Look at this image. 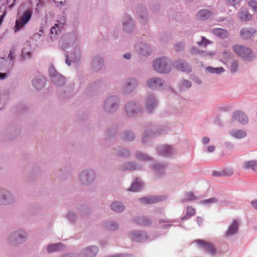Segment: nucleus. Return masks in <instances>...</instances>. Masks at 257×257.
Masks as SVG:
<instances>
[{"mask_svg":"<svg viewBox=\"0 0 257 257\" xmlns=\"http://www.w3.org/2000/svg\"><path fill=\"white\" fill-rule=\"evenodd\" d=\"M234 52L245 60L250 61L253 57L252 51L245 46L236 44L233 47Z\"/></svg>","mask_w":257,"mask_h":257,"instance_id":"nucleus-1","label":"nucleus"},{"mask_svg":"<svg viewBox=\"0 0 257 257\" xmlns=\"http://www.w3.org/2000/svg\"><path fill=\"white\" fill-rule=\"evenodd\" d=\"M32 11L30 9L26 10L22 16L16 21V31L17 30H20L25 26V25L29 22L32 15Z\"/></svg>","mask_w":257,"mask_h":257,"instance_id":"nucleus-2","label":"nucleus"},{"mask_svg":"<svg viewBox=\"0 0 257 257\" xmlns=\"http://www.w3.org/2000/svg\"><path fill=\"white\" fill-rule=\"evenodd\" d=\"M195 242L207 253L210 254L211 255L216 254V249L211 242L201 239H197Z\"/></svg>","mask_w":257,"mask_h":257,"instance_id":"nucleus-3","label":"nucleus"},{"mask_svg":"<svg viewBox=\"0 0 257 257\" xmlns=\"http://www.w3.org/2000/svg\"><path fill=\"white\" fill-rule=\"evenodd\" d=\"M26 234L22 231L20 230L12 233L9 237L10 241L14 245H17L22 243L25 241Z\"/></svg>","mask_w":257,"mask_h":257,"instance_id":"nucleus-4","label":"nucleus"},{"mask_svg":"<svg viewBox=\"0 0 257 257\" xmlns=\"http://www.w3.org/2000/svg\"><path fill=\"white\" fill-rule=\"evenodd\" d=\"M49 71L51 80L55 84L60 86L65 83L64 77L57 73L53 67H51Z\"/></svg>","mask_w":257,"mask_h":257,"instance_id":"nucleus-5","label":"nucleus"},{"mask_svg":"<svg viewBox=\"0 0 257 257\" xmlns=\"http://www.w3.org/2000/svg\"><path fill=\"white\" fill-rule=\"evenodd\" d=\"M233 120L238 121L242 124H245L248 121L246 114L242 111H235L233 114Z\"/></svg>","mask_w":257,"mask_h":257,"instance_id":"nucleus-6","label":"nucleus"},{"mask_svg":"<svg viewBox=\"0 0 257 257\" xmlns=\"http://www.w3.org/2000/svg\"><path fill=\"white\" fill-rule=\"evenodd\" d=\"M212 15V11L208 9H202L196 13L195 17L198 21H204L208 20Z\"/></svg>","mask_w":257,"mask_h":257,"instance_id":"nucleus-7","label":"nucleus"},{"mask_svg":"<svg viewBox=\"0 0 257 257\" xmlns=\"http://www.w3.org/2000/svg\"><path fill=\"white\" fill-rule=\"evenodd\" d=\"M174 66L181 71L190 72L191 71V67L184 60H178L174 63Z\"/></svg>","mask_w":257,"mask_h":257,"instance_id":"nucleus-8","label":"nucleus"},{"mask_svg":"<svg viewBox=\"0 0 257 257\" xmlns=\"http://www.w3.org/2000/svg\"><path fill=\"white\" fill-rule=\"evenodd\" d=\"M256 30L253 27L243 28L239 32L240 37L243 39H248L251 38L255 33Z\"/></svg>","mask_w":257,"mask_h":257,"instance_id":"nucleus-9","label":"nucleus"},{"mask_svg":"<svg viewBox=\"0 0 257 257\" xmlns=\"http://www.w3.org/2000/svg\"><path fill=\"white\" fill-rule=\"evenodd\" d=\"M94 173L91 170L83 171L80 176L82 182L84 184H88L91 182L94 179Z\"/></svg>","mask_w":257,"mask_h":257,"instance_id":"nucleus-10","label":"nucleus"},{"mask_svg":"<svg viewBox=\"0 0 257 257\" xmlns=\"http://www.w3.org/2000/svg\"><path fill=\"white\" fill-rule=\"evenodd\" d=\"M140 109L138 105L135 102H129L125 106V111L127 115L129 116H133L137 114Z\"/></svg>","mask_w":257,"mask_h":257,"instance_id":"nucleus-11","label":"nucleus"},{"mask_svg":"<svg viewBox=\"0 0 257 257\" xmlns=\"http://www.w3.org/2000/svg\"><path fill=\"white\" fill-rule=\"evenodd\" d=\"M98 251L97 246L93 245L86 248L82 252L83 257H94Z\"/></svg>","mask_w":257,"mask_h":257,"instance_id":"nucleus-12","label":"nucleus"},{"mask_svg":"<svg viewBox=\"0 0 257 257\" xmlns=\"http://www.w3.org/2000/svg\"><path fill=\"white\" fill-rule=\"evenodd\" d=\"M12 200L11 195L7 192L0 190V204L8 205Z\"/></svg>","mask_w":257,"mask_h":257,"instance_id":"nucleus-13","label":"nucleus"},{"mask_svg":"<svg viewBox=\"0 0 257 257\" xmlns=\"http://www.w3.org/2000/svg\"><path fill=\"white\" fill-rule=\"evenodd\" d=\"M238 225L239 224L237 221L234 220L232 223L228 227L226 230L225 235L229 236L235 234L238 231Z\"/></svg>","mask_w":257,"mask_h":257,"instance_id":"nucleus-14","label":"nucleus"},{"mask_svg":"<svg viewBox=\"0 0 257 257\" xmlns=\"http://www.w3.org/2000/svg\"><path fill=\"white\" fill-rule=\"evenodd\" d=\"M170 63L168 58L162 57V73H167L171 70Z\"/></svg>","mask_w":257,"mask_h":257,"instance_id":"nucleus-15","label":"nucleus"},{"mask_svg":"<svg viewBox=\"0 0 257 257\" xmlns=\"http://www.w3.org/2000/svg\"><path fill=\"white\" fill-rule=\"evenodd\" d=\"M137 85L138 82L136 79H130L125 84L124 89L126 92H132L137 87Z\"/></svg>","mask_w":257,"mask_h":257,"instance_id":"nucleus-16","label":"nucleus"},{"mask_svg":"<svg viewBox=\"0 0 257 257\" xmlns=\"http://www.w3.org/2000/svg\"><path fill=\"white\" fill-rule=\"evenodd\" d=\"M175 153V150L171 146L164 145L162 146V156L170 157Z\"/></svg>","mask_w":257,"mask_h":257,"instance_id":"nucleus-17","label":"nucleus"},{"mask_svg":"<svg viewBox=\"0 0 257 257\" xmlns=\"http://www.w3.org/2000/svg\"><path fill=\"white\" fill-rule=\"evenodd\" d=\"M45 79L42 76H39L33 80V84L37 89H40L45 86Z\"/></svg>","mask_w":257,"mask_h":257,"instance_id":"nucleus-18","label":"nucleus"},{"mask_svg":"<svg viewBox=\"0 0 257 257\" xmlns=\"http://www.w3.org/2000/svg\"><path fill=\"white\" fill-rule=\"evenodd\" d=\"M140 201L144 204H153L159 201L160 199L157 196H150L139 199Z\"/></svg>","mask_w":257,"mask_h":257,"instance_id":"nucleus-19","label":"nucleus"},{"mask_svg":"<svg viewBox=\"0 0 257 257\" xmlns=\"http://www.w3.org/2000/svg\"><path fill=\"white\" fill-rule=\"evenodd\" d=\"M239 19L243 21H247L251 19L252 15L246 10H240L237 13Z\"/></svg>","mask_w":257,"mask_h":257,"instance_id":"nucleus-20","label":"nucleus"},{"mask_svg":"<svg viewBox=\"0 0 257 257\" xmlns=\"http://www.w3.org/2000/svg\"><path fill=\"white\" fill-rule=\"evenodd\" d=\"M155 105H156V100L155 98L153 96H150L148 97L146 101V107L148 112H152L153 109Z\"/></svg>","mask_w":257,"mask_h":257,"instance_id":"nucleus-21","label":"nucleus"},{"mask_svg":"<svg viewBox=\"0 0 257 257\" xmlns=\"http://www.w3.org/2000/svg\"><path fill=\"white\" fill-rule=\"evenodd\" d=\"M229 134L233 137L241 139L245 137L246 135V133L241 130L233 129L229 132Z\"/></svg>","mask_w":257,"mask_h":257,"instance_id":"nucleus-22","label":"nucleus"},{"mask_svg":"<svg viewBox=\"0 0 257 257\" xmlns=\"http://www.w3.org/2000/svg\"><path fill=\"white\" fill-rule=\"evenodd\" d=\"M212 33L216 36L222 39L226 38L228 36L227 31L222 28L213 29Z\"/></svg>","mask_w":257,"mask_h":257,"instance_id":"nucleus-23","label":"nucleus"},{"mask_svg":"<svg viewBox=\"0 0 257 257\" xmlns=\"http://www.w3.org/2000/svg\"><path fill=\"white\" fill-rule=\"evenodd\" d=\"M125 18L128 20V22H123V28L124 31L129 32L131 31L134 27L133 20L130 16L127 15H126Z\"/></svg>","mask_w":257,"mask_h":257,"instance_id":"nucleus-24","label":"nucleus"},{"mask_svg":"<svg viewBox=\"0 0 257 257\" xmlns=\"http://www.w3.org/2000/svg\"><path fill=\"white\" fill-rule=\"evenodd\" d=\"M118 102L117 98L114 96H111L108 98L105 102L106 108H112L117 104Z\"/></svg>","mask_w":257,"mask_h":257,"instance_id":"nucleus-25","label":"nucleus"},{"mask_svg":"<svg viewBox=\"0 0 257 257\" xmlns=\"http://www.w3.org/2000/svg\"><path fill=\"white\" fill-rule=\"evenodd\" d=\"M243 167L245 169H251L254 172H257V161H250L245 162Z\"/></svg>","mask_w":257,"mask_h":257,"instance_id":"nucleus-26","label":"nucleus"},{"mask_svg":"<svg viewBox=\"0 0 257 257\" xmlns=\"http://www.w3.org/2000/svg\"><path fill=\"white\" fill-rule=\"evenodd\" d=\"M148 86L152 89H157L161 85V80L159 79L154 78L147 82Z\"/></svg>","mask_w":257,"mask_h":257,"instance_id":"nucleus-27","label":"nucleus"},{"mask_svg":"<svg viewBox=\"0 0 257 257\" xmlns=\"http://www.w3.org/2000/svg\"><path fill=\"white\" fill-rule=\"evenodd\" d=\"M146 237L145 233L140 231H135L132 233V239L137 242H142Z\"/></svg>","mask_w":257,"mask_h":257,"instance_id":"nucleus-28","label":"nucleus"},{"mask_svg":"<svg viewBox=\"0 0 257 257\" xmlns=\"http://www.w3.org/2000/svg\"><path fill=\"white\" fill-rule=\"evenodd\" d=\"M64 248V245L62 243L56 244H51L47 246V251L48 252H52L53 251L59 250Z\"/></svg>","mask_w":257,"mask_h":257,"instance_id":"nucleus-29","label":"nucleus"},{"mask_svg":"<svg viewBox=\"0 0 257 257\" xmlns=\"http://www.w3.org/2000/svg\"><path fill=\"white\" fill-rule=\"evenodd\" d=\"M143 185V183L137 179L136 181L132 184V187L128 189V191H131L133 192L139 191L142 190Z\"/></svg>","mask_w":257,"mask_h":257,"instance_id":"nucleus-30","label":"nucleus"},{"mask_svg":"<svg viewBox=\"0 0 257 257\" xmlns=\"http://www.w3.org/2000/svg\"><path fill=\"white\" fill-rule=\"evenodd\" d=\"M134 221L139 224L143 225H150L152 224L151 220L145 217H140L135 218Z\"/></svg>","mask_w":257,"mask_h":257,"instance_id":"nucleus-31","label":"nucleus"},{"mask_svg":"<svg viewBox=\"0 0 257 257\" xmlns=\"http://www.w3.org/2000/svg\"><path fill=\"white\" fill-rule=\"evenodd\" d=\"M103 63V60L100 57H96L93 60L92 66L95 70H98L101 68Z\"/></svg>","mask_w":257,"mask_h":257,"instance_id":"nucleus-32","label":"nucleus"},{"mask_svg":"<svg viewBox=\"0 0 257 257\" xmlns=\"http://www.w3.org/2000/svg\"><path fill=\"white\" fill-rule=\"evenodd\" d=\"M196 210L195 209L191 206H188L186 207V213L185 215L181 218V220L183 219H188L191 217L194 216L195 214Z\"/></svg>","mask_w":257,"mask_h":257,"instance_id":"nucleus-33","label":"nucleus"},{"mask_svg":"<svg viewBox=\"0 0 257 257\" xmlns=\"http://www.w3.org/2000/svg\"><path fill=\"white\" fill-rule=\"evenodd\" d=\"M111 208L116 212H121L124 210V206L121 203L116 202L111 204Z\"/></svg>","mask_w":257,"mask_h":257,"instance_id":"nucleus-34","label":"nucleus"},{"mask_svg":"<svg viewBox=\"0 0 257 257\" xmlns=\"http://www.w3.org/2000/svg\"><path fill=\"white\" fill-rule=\"evenodd\" d=\"M228 65L231 72H235L238 68V63L236 61L232 60L228 62Z\"/></svg>","mask_w":257,"mask_h":257,"instance_id":"nucleus-35","label":"nucleus"},{"mask_svg":"<svg viewBox=\"0 0 257 257\" xmlns=\"http://www.w3.org/2000/svg\"><path fill=\"white\" fill-rule=\"evenodd\" d=\"M198 199L199 198L196 197L193 192H189L185 194V198L182 200V201H193Z\"/></svg>","mask_w":257,"mask_h":257,"instance_id":"nucleus-36","label":"nucleus"},{"mask_svg":"<svg viewBox=\"0 0 257 257\" xmlns=\"http://www.w3.org/2000/svg\"><path fill=\"white\" fill-rule=\"evenodd\" d=\"M207 69L208 71L211 73L219 74L224 71V69L223 67L213 68L208 67Z\"/></svg>","mask_w":257,"mask_h":257,"instance_id":"nucleus-37","label":"nucleus"},{"mask_svg":"<svg viewBox=\"0 0 257 257\" xmlns=\"http://www.w3.org/2000/svg\"><path fill=\"white\" fill-rule=\"evenodd\" d=\"M153 67L155 71L160 72L161 71V59L157 58L153 63Z\"/></svg>","mask_w":257,"mask_h":257,"instance_id":"nucleus-38","label":"nucleus"},{"mask_svg":"<svg viewBox=\"0 0 257 257\" xmlns=\"http://www.w3.org/2000/svg\"><path fill=\"white\" fill-rule=\"evenodd\" d=\"M105 227L110 230H115L118 228V225L115 222H108L105 224Z\"/></svg>","mask_w":257,"mask_h":257,"instance_id":"nucleus-39","label":"nucleus"},{"mask_svg":"<svg viewBox=\"0 0 257 257\" xmlns=\"http://www.w3.org/2000/svg\"><path fill=\"white\" fill-rule=\"evenodd\" d=\"M232 55V53L227 50H225L222 52V57L223 59L227 62L229 61V60H231Z\"/></svg>","mask_w":257,"mask_h":257,"instance_id":"nucleus-40","label":"nucleus"},{"mask_svg":"<svg viewBox=\"0 0 257 257\" xmlns=\"http://www.w3.org/2000/svg\"><path fill=\"white\" fill-rule=\"evenodd\" d=\"M135 139V136L132 132H126L124 133L123 136V140L124 141H132Z\"/></svg>","mask_w":257,"mask_h":257,"instance_id":"nucleus-41","label":"nucleus"},{"mask_svg":"<svg viewBox=\"0 0 257 257\" xmlns=\"http://www.w3.org/2000/svg\"><path fill=\"white\" fill-rule=\"evenodd\" d=\"M217 201L218 200L216 198L213 197L209 198L208 199L202 200L200 201V203L201 204H209L211 203H216L217 202Z\"/></svg>","mask_w":257,"mask_h":257,"instance_id":"nucleus-42","label":"nucleus"},{"mask_svg":"<svg viewBox=\"0 0 257 257\" xmlns=\"http://www.w3.org/2000/svg\"><path fill=\"white\" fill-rule=\"evenodd\" d=\"M136 157L140 160L143 161H147L150 159V157L146 154H143L142 153H137L136 154Z\"/></svg>","mask_w":257,"mask_h":257,"instance_id":"nucleus-43","label":"nucleus"},{"mask_svg":"<svg viewBox=\"0 0 257 257\" xmlns=\"http://www.w3.org/2000/svg\"><path fill=\"white\" fill-rule=\"evenodd\" d=\"M223 176H229L234 173L233 169L231 168H226L222 170Z\"/></svg>","mask_w":257,"mask_h":257,"instance_id":"nucleus-44","label":"nucleus"},{"mask_svg":"<svg viewBox=\"0 0 257 257\" xmlns=\"http://www.w3.org/2000/svg\"><path fill=\"white\" fill-rule=\"evenodd\" d=\"M139 16L140 17L141 19L142 20H140L141 23H144L145 22H146L147 21V11L145 9H144L142 10V15L140 14L139 15Z\"/></svg>","mask_w":257,"mask_h":257,"instance_id":"nucleus-45","label":"nucleus"},{"mask_svg":"<svg viewBox=\"0 0 257 257\" xmlns=\"http://www.w3.org/2000/svg\"><path fill=\"white\" fill-rule=\"evenodd\" d=\"M248 6L257 13V2L255 1L250 0L248 2Z\"/></svg>","mask_w":257,"mask_h":257,"instance_id":"nucleus-46","label":"nucleus"},{"mask_svg":"<svg viewBox=\"0 0 257 257\" xmlns=\"http://www.w3.org/2000/svg\"><path fill=\"white\" fill-rule=\"evenodd\" d=\"M209 43H210V41L206 39L204 37H202V41L201 42H198V45L200 47L202 46L206 47Z\"/></svg>","mask_w":257,"mask_h":257,"instance_id":"nucleus-47","label":"nucleus"},{"mask_svg":"<svg viewBox=\"0 0 257 257\" xmlns=\"http://www.w3.org/2000/svg\"><path fill=\"white\" fill-rule=\"evenodd\" d=\"M191 86V83L190 81L188 80H183L181 84L180 88L183 89L184 87H186V88H188L190 87Z\"/></svg>","mask_w":257,"mask_h":257,"instance_id":"nucleus-48","label":"nucleus"},{"mask_svg":"<svg viewBox=\"0 0 257 257\" xmlns=\"http://www.w3.org/2000/svg\"><path fill=\"white\" fill-rule=\"evenodd\" d=\"M15 50L14 49L11 50L8 56V58L10 59L11 61H12V64L13 63L15 59Z\"/></svg>","mask_w":257,"mask_h":257,"instance_id":"nucleus-49","label":"nucleus"},{"mask_svg":"<svg viewBox=\"0 0 257 257\" xmlns=\"http://www.w3.org/2000/svg\"><path fill=\"white\" fill-rule=\"evenodd\" d=\"M167 223L165 221L162 219V229H166L170 228L171 226H172V224L170 223Z\"/></svg>","mask_w":257,"mask_h":257,"instance_id":"nucleus-50","label":"nucleus"},{"mask_svg":"<svg viewBox=\"0 0 257 257\" xmlns=\"http://www.w3.org/2000/svg\"><path fill=\"white\" fill-rule=\"evenodd\" d=\"M228 4L233 7L240 4L241 0H227Z\"/></svg>","mask_w":257,"mask_h":257,"instance_id":"nucleus-51","label":"nucleus"},{"mask_svg":"<svg viewBox=\"0 0 257 257\" xmlns=\"http://www.w3.org/2000/svg\"><path fill=\"white\" fill-rule=\"evenodd\" d=\"M184 48V44L181 42H178L175 45V49L177 51H180Z\"/></svg>","mask_w":257,"mask_h":257,"instance_id":"nucleus-52","label":"nucleus"},{"mask_svg":"<svg viewBox=\"0 0 257 257\" xmlns=\"http://www.w3.org/2000/svg\"><path fill=\"white\" fill-rule=\"evenodd\" d=\"M212 176H213L214 177L223 176L222 171H214L212 172Z\"/></svg>","mask_w":257,"mask_h":257,"instance_id":"nucleus-53","label":"nucleus"},{"mask_svg":"<svg viewBox=\"0 0 257 257\" xmlns=\"http://www.w3.org/2000/svg\"><path fill=\"white\" fill-rule=\"evenodd\" d=\"M190 52L192 54H200L201 53L196 47H192L190 50Z\"/></svg>","mask_w":257,"mask_h":257,"instance_id":"nucleus-54","label":"nucleus"},{"mask_svg":"<svg viewBox=\"0 0 257 257\" xmlns=\"http://www.w3.org/2000/svg\"><path fill=\"white\" fill-rule=\"evenodd\" d=\"M215 149V147L214 145H210L207 148V151L208 152L211 153L213 152Z\"/></svg>","mask_w":257,"mask_h":257,"instance_id":"nucleus-55","label":"nucleus"},{"mask_svg":"<svg viewBox=\"0 0 257 257\" xmlns=\"http://www.w3.org/2000/svg\"><path fill=\"white\" fill-rule=\"evenodd\" d=\"M252 207L257 210V199H254L251 202Z\"/></svg>","mask_w":257,"mask_h":257,"instance_id":"nucleus-56","label":"nucleus"},{"mask_svg":"<svg viewBox=\"0 0 257 257\" xmlns=\"http://www.w3.org/2000/svg\"><path fill=\"white\" fill-rule=\"evenodd\" d=\"M7 11H4L2 16L1 17V18H0V25L2 24L3 22V20L5 18L6 16L7 15Z\"/></svg>","mask_w":257,"mask_h":257,"instance_id":"nucleus-57","label":"nucleus"},{"mask_svg":"<svg viewBox=\"0 0 257 257\" xmlns=\"http://www.w3.org/2000/svg\"><path fill=\"white\" fill-rule=\"evenodd\" d=\"M209 141L210 139L207 137H204L202 139V142L204 144H208L209 142Z\"/></svg>","mask_w":257,"mask_h":257,"instance_id":"nucleus-58","label":"nucleus"},{"mask_svg":"<svg viewBox=\"0 0 257 257\" xmlns=\"http://www.w3.org/2000/svg\"><path fill=\"white\" fill-rule=\"evenodd\" d=\"M55 25L56 27V28H58V30L60 31L61 29L63 27L64 25L62 23L60 22V23L56 24Z\"/></svg>","mask_w":257,"mask_h":257,"instance_id":"nucleus-59","label":"nucleus"},{"mask_svg":"<svg viewBox=\"0 0 257 257\" xmlns=\"http://www.w3.org/2000/svg\"><path fill=\"white\" fill-rule=\"evenodd\" d=\"M128 155H129L128 152L126 150H125V149L123 150V152L122 154H119V155L123 156H127Z\"/></svg>","mask_w":257,"mask_h":257,"instance_id":"nucleus-60","label":"nucleus"},{"mask_svg":"<svg viewBox=\"0 0 257 257\" xmlns=\"http://www.w3.org/2000/svg\"><path fill=\"white\" fill-rule=\"evenodd\" d=\"M75 217V215L72 212H69L68 214V217L69 218L70 220H72L73 219V218Z\"/></svg>","mask_w":257,"mask_h":257,"instance_id":"nucleus-61","label":"nucleus"},{"mask_svg":"<svg viewBox=\"0 0 257 257\" xmlns=\"http://www.w3.org/2000/svg\"><path fill=\"white\" fill-rule=\"evenodd\" d=\"M56 29L57 28L55 25L52 27L51 29V34H53L54 32L56 34L57 33Z\"/></svg>","mask_w":257,"mask_h":257,"instance_id":"nucleus-62","label":"nucleus"},{"mask_svg":"<svg viewBox=\"0 0 257 257\" xmlns=\"http://www.w3.org/2000/svg\"><path fill=\"white\" fill-rule=\"evenodd\" d=\"M197 223L198 224L200 225L202 224V222H203V219L201 217H198L197 218Z\"/></svg>","mask_w":257,"mask_h":257,"instance_id":"nucleus-63","label":"nucleus"},{"mask_svg":"<svg viewBox=\"0 0 257 257\" xmlns=\"http://www.w3.org/2000/svg\"><path fill=\"white\" fill-rule=\"evenodd\" d=\"M65 62H66V63L68 65H69V66H70V65H71V60L69 59V57H68V56H66V59H65Z\"/></svg>","mask_w":257,"mask_h":257,"instance_id":"nucleus-64","label":"nucleus"}]
</instances>
